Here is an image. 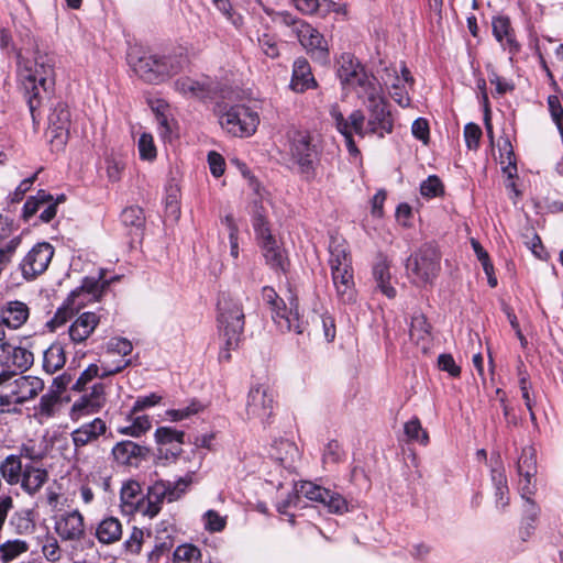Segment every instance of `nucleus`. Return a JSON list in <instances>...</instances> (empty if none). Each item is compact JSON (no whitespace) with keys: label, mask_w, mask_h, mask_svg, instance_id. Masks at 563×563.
<instances>
[{"label":"nucleus","mask_w":563,"mask_h":563,"mask_svg":"<svg viewBox=\"0 0 563 563\" xmlns=\"http://www.w3.org/2000/svg\"><path fill=\"white\" fill-rule=\"evenodd\" d=\"M518 488L521 497L526 499H532L537 490L534 476L519 475Z\"/></svg>","instance_id":"0e129e2a"},{"label":"nucleus","mask_w":563,"mask_h":563,"mask_svg":"<svg viewBox=\"0 0 563 563\" xmlns=\"http://www.w3.org/2000/svg\"><path fill=\"white\" fill-rule=\"evenodd\" d=\"M106 402V385L103 383H95L89 390L73 404L70 418L74 421H78L87 415L98 412Z\"/></svg>","instance_id":"dca6fc26"},{"label":"nucleus","mask_w":563,"mask_h":563,"mask_svg":"<svg viewBox=\"0 0 563 563\" xmlns=\"http://www.w3.org/2000/svg\"><path fill=\"white\" fill-rule=\"evenodd\" d=\"M464 137L466 146L470 150H476L482 137L481 128L475 123H467L464 128Z\"/></svg>","instance_id":"680f3d73"},{"label":"nucleus","mask_w":563,"mask_h":563,"mask_svg":"<svg viewBox=\"0 0 563 563\" xmlns=\"http://www.w3.org/2000/svg\"><path fill=\"white\" fill-rule=\"evenodd\" d=\"M121 500L124 505L134 507L139 511L143 498H141V486L137 482L130 481L121 488Z\"/></svg>","instance_id":"79ce46f5"},{"label":"nucleus","mask_w":563,"mask_h":563,"mask_svg":"<svg viewBox=\"0 0 563 563\" xmlns=\"http://www.w3.org/2000/svg\"><path fill=\"white\" fill-rule=\"evenodd\" d=\"M219 122L229 134L247 137L255 133L260 117L251 108L236 104L221 109L219 111Z\"/></svg>","instance_id":"0eeeda50"},{"label":"nucleus","mask_w":563,"mask_h":563,"mask_svg":"<svg viewBox=\"0 0 563 563\" xmlns=\"http://www.w3.org/2000/svg\"><path fill=\"white\" fill-rule=\"evenodd\" d=\"M258 44H260L262 52L266 56H268L271 58H275L279 55L277 41L273 36L268 35V34H263L258 38Z\"/></svg>","instance_id":"774afa93"},{"label":"nucleus","mask_w":563,"mask_h":563,"mask_svg":"<svg viewBox=\"0 0 563 563\" xmlns=\"http://www.w3.org/2000/svg\"><path fill=\"white\" fill-rule=\"evenodd\" d=\"M409 333L410 339L417 345H421L423 351L429 349V343L431 341V330L430 324L427 322V319L423 314L418 313L412 317Z\"/></svg>","instance_id":"c9c22d12"},{"label":"nucleus","mask_w":563,"mask_h":563,"mask_svg":"<svg viewBox=\"0 0 563 563\" xmlns=\"http://www.w3.org/2000/svg\"><path fill=\"white\" fill-rule=\"evenodd\" d=\"M492 481L494 485L495 506L498 510L504 511L509 505V488L507 477L503 470L492 471Z\"/></svg>","instance_id":"4c0bfd02"},{"label":"nucleus","mask_w":563,"mask_h":563,"mask_svg":"<svg viewBox=\"0 0 563 563\" xmlns=\"http://www.w3.org/2000/svg\"><path fill=\"white\" fill-rule=\"evenodd\" d=\"M271 455L285 468L294 470L300 454L294 442L289 440H279L272 446Z\"/></svg>","instance_id":"c85d7f7f"},{"label":"nucleus","mask_w":563,"mask_h":563,"mask_svg":"<svg viewBox=\"0 0 563 563\" xmlns=\"http://www.w3.org/2000/svg\"><path fill=\"white\" fill-rule=\"evenodd\" d=\"M54 531L62 541L80 542L86 537L84 515L78 509H74L55 516Z\"/></svg>","instance_id":"4468645a"},{"label":"nucleus","mask_w":563,"mask_h":563,"mask_svg":"<svg viewBox=\"0 0 563 563\" xmlns=\"http://www.w3.org/2000/svg\"><path fill=\"white\" fill-rule=\"evenodd\" d=\"M107 423L101 418H95L92 421L81 424L71 432V440L75 450L92 444L107 432Z\"/></svg>","instance_id":"5701e85b"},{"label":"nucleus","mask_w":563,"mask_h":563,"mask_svg":"<svg viewBox=\"0 0 563 563\" xmlns=\"http://www.w3.org/2000/svg\"><path fill=\"white\" fill-rule=\"evenodd\" d=\"M373 276L376 282H388L391 278L389 263L386 257L378 256L373 266Z\"/></svg>","instance_id":"e2e57ef3"},{"label":"nucleus","mask_w":563,"mask_h":563,"mask_svg":"<svg viewBox=\"0 0 563 563\" xmlns=\"http://www.w3.org/2000/svg\"><path fill=\"white\" fill-rule=\"evenodd\" d=\"M202 410L203 406L199 401L191 400L190 404L184 408L167 410L166 416L172 421H180L184 419H188L191 416L201 412Z\"/></svg>","instance_id":"49530a36"},{"label":"nucleus","mask_w":563,"mask_h":563,"mask_svg":"<svg viewBox=\"0 0 563 563\" xmlns=\"http://www.w3.org/2000/svg\"><path fill=\"white\" fill-rule=\"evenodd\" d=\"M523 511V523L526 525V527L521 529L522 538L530 536L531 530L533 529V523L537 521L539 517L540 509L532 499H526Z\"/></svg>","instance_id":"de8ad7c7"},{"label":"nucleus","mask_w":563,"mask_h":563,"mask_svg":"<svg viewBox=\"0 0 563 563\" xmlns=\"http://www.w3.org/2000/svg\"><path fill=\"white\" fill-rule=\"evenodd\" d=\"M305 318H309V330L306 331L308 335L311 334V331H318L320 328L323 331L324 339L328 342H331L335 338V324L334 320L331 316H328L321 312L317 305L313 306L312 310L305 316Z\"/></svg>","instance_id":"7c9ffc66"},{"label":"nucleus","mask_w":563,"mask_h":563,"mask_svg":"<svg viewBox=\"0 0 563 563\" xmlns=\"http://www.w3.org/2000/svg\"><path fill=\"white\" fill-rule=\"evenodd\" d=\"M275 397L273 390L265 384L251 387L245 406L249 420L267 423L274 412Z\"/></svg>","instance_id":"9b49d317"},{"label":"nucleus","mask_w":563,"mask_h":563,"mask_svg":"<svg viewBox=\"0 0 563 563\" xmlns=\"http://www.w3.org/2000/svg\"><path fill=\"white\" fill-rule=\"evenodd\" d=\"M65 363V350L59 343H54L47 350H45L43 356V368L46 373H56L64 367Z\"/></svg>","instance_id":"58836bf2"},{"label":"nucleus","mask_w":563,"mask_h":563,"mask_svg":"<svg viewBox=\"0 0 563 563\" xmlns=\"http://www.w3.org/2000/svg\"><path fill=\"white\" fill-rule=\"evenodd\" d=\"M343 456V451L336 441H331L324 449L323 463L324 464H338Z\"/></svg>","instance_id":"69168bd1"},{"label":"nucleus","mask_w":563,"mask_h":563,"mask_svg":"<svg viewBox=\"0 0 563 563\" xmlns=\"http://www.w3.org/2000/svg\"><path fill=\"white\" fill-rule=\"evenodd\" d=\"M518 475L536 476L537 474V452L532 446L522 449L517 463Z\"/></svg>","instance_id":"a19ab883"},{"label":"nucleus","mask_w":563,"mask_h":563,"mask_svg":"<svg viewBox=\"0 0 563 563\" xmlns=\"http://www.w3.org/2000/svg\"><path fill=\"white\" fill-rule=\"evenodd\" d=\"M246 300L243 294L230 291L221 292L218 299V329L222 342L219 352L220 362L231 360V351L238 349L244 330L245 316L243 303Z\"/></svg>","instance_id":"20e7f679"},{"label":"nucleus","mask_w":563,"mask_h":563,"mask_svg":"<svg viewBox=\"0 0 563 563\" xmlns=\"http://www.w3.org/2000/svg\"><path fill=\"white\" fill-rule=\"evenodd\" d=\"M338 76L343 85H349L355 90L357 97L379 84L350 53H343L338 59Z\"/></svg>","instance_id":"6e6552de"},{"label":"nucleus","mask_w":563,"mask_h":563,"mask_svg":"<svg viewBox=\"0 0 563 563\" xmlns=\"http://www.w3.org/2000/svg\"><path fill=\"white\" fill-rule=\"evenodd\" d=\"M29 318V308L20 301H11L1 310V322L11 329H19Z\"/></svg>","instance_id":"473e14b6"},{"label":"nucleus","mask_w":563,"mask_h":563,"mask_svg":"<svg viewBox=\"0 0 563 563\" xmlns=\"http://www.w3.org/2000/svg\"><path fill=\"white\" fill-rule=\"evenodd\" d=\"M70 112L64 103H58L48 117V133L57 146L66 144L69 135Z\"/></svg>","instance_id":"6ab92c4d"},{"label":"nucleus","mask_w":563,"mask_h":563,"mask_svg":"<svg viewBox=\"0 0 563 563\" xmlns=\"http://www.w3.org/2000/svg\"><path fill=\"white\" fill-rule=\"evenodd\" d=\"M150 428V418L147 416H139L133 420V423L130 427L121 429V433L139 438L143 433H145Z\"/></svg>","instance_id":"5fc2aeb1"},{"label":"nucleus","mask_w":563,"mask_h":563,"mask_svg":"<svg viewBox=\"0 0 563 563\" xmlns=\"http://www.w3.org/2000/svg\"><path fill=\"white\" fill-rule=\"evenodd\" d=\"M165 499L167 500V488L165 487V482H156L150 487L146 499L142 500L139 512L153 518L159 512L161 505Z\"/></svg>","instance_id":"bb28decb"},{"label":"nucleus","mask_w":563,"mask_h":563,"mask_svg":"<svg viewBox=\"0 0 563 563\" xmlns=\"http://www.w3.org/2000/svg\"><path fill=\"white\" fill-rule=\"evenodd\" d=\"M301 497L323 504L331 512L342 514L346 510V503L341 495L311 482H300L295 485L294 498L299 501Z\"/></svg>","instance_id":"f8f14e48"},{"label":"nucleus","mask_w":563,"mask_h":563,"mask_svg":"<svg viewBox=\"0 0 563 563\" xmlns=\"http://www.w3.org/2000/svg\"><path fill=\"white\" fill-rule=\"evenodd\" d=\"M132 343L124 338H113L108 342L107 351L113 354L126 356L132 352Z\"/></svg>","instance_id":"052dcab7"},{"label":"nucleus","mask_w":563,"mask_h":563,"mask_svg":"<svg viewBox=\"0 0 563 563\" xmlns=\"http://www.w3.org/2000/svg\"><path fill=\"white\" fill-rule=\"evenodd\" d=\"M548 106L552 120L556 124L560 134L563 136V107L559 98L556 96H549Z\"/></svg>","instance_id":"13d9d810"},{"label":"nucleus","mask_w":563,"mask_h":563,"mask_svg":"<svg viewBox=\"0 0 563 563\" xmlns=\"http://www.w3.org/2000/svg\"><path fill=\"white\" fill-rule=\"evenodd\" d=\"M330 114L335 122L338 131L342 135H353V132L360 136H364V120L365 117L361 110L353 111L349 118H344L341 113L339 106L333 104L330 109Z\"/></svg>","instance_id":"b1692460"},{"label":"nucleus","mask_w":563,"mask_h":563,"mask_svg":"<svg viewBox=\"0 0 563 563\" xmlns=\"http://www.w3.org/2000/svg\"><path fill=\"white\" fill-rule=\"evenodd\" d=\"M108 284H82L79 291H74L73 296H89V301H98L104 292Z\"/></svg>","instance_id":"bf43d9fd"},{"label":"nucleus","mask_w":563,"mask_h":563,"mask_svg":"<svg viewBox=\"0 0 563 563\" xmlns=\"http://www.w3.org/2000/svg\"><path fill=\"white\" fill-rule=\"evenodd\" d=\"M146 452L144 446L130 440L121 441L112 449L114 460L121 465H137Z\"/></svg>","instance_id":"a878e982"},{"label":"nucleus","mask_w":563,"mask_h":563,"mask_svg":"<svg viewBox=\"0 0 563 563\" xmlns=\"http://www.w3.org/2000/svg\"><path fill=\"white\" fill-rule=\"evenodd\" d=\"M34 363V355L22 346H14L10 343L0 344V365L10 369L15 375L18 372L27 371Z\"/></svg>","instance_id":"a211bd4d"},{"label":"nucleus","mask_w":563,"mask_h":563,"mask_svg":"<svg viewBox=\"0 0 563 563\" xmlns=\"http://www.w3.org/2000/svg\"><path fill=\"white\" fill-rule=\"evenodd\" d=\"M190 484V478H180L175 483L165 482L167 488V501L173 503L179 499Z\"/></svg>","instance_id":"6e6d98bb"},{"label":"nucleus","mask_w":563,"mask_h":563,"mask_svg":"<svg viewBox=\"0 0 563 563\" xmlns=\"http://www.w3.org/2000/svg\"><path fill=\"white\" fill-rule=\"evenodd\" d=\"M263 300L271 309V317L280 333L303 334L309 330V318L299 312L298 292L294 284L265 286Z\"/></svg>","instance_id":"f257e3e1"},{"label":"nucleus","mask_w":563,"mask_h":563,"mask_svg":"<svg viewBox=\"0 0 563 563\" xmlns=\"http://www.w3.org/2000/svg\"><path fill=\"white\" fill-rule=\"evenodd\" d=\"M133 69L143 80L156 84L176 74L180 69V63L172 57L145 55L133 63Z\"/></svg>","instance_id":"1a4fd4ad"},{"label":"nucleus","mask_w":563,"mask_h":563,"mask_svg":"<svg viewBox=\"0 0 563 563\" xmlns=\"http://www.w3.org/2000/svg\"><path fill=\"white\" fill-rule=\"evenodd\" d=\"M176 91L187 98L202 99L208 95V87L205 82L197 81L189 77L178 78L174 82Z\"/></svg>","instance_id":"ea45409f"},{"label":"nucleus","mask_w":563,"mask_h":563,"mask_svg":"<svg viewBox=\"0 0 563 563\" xmlns=\"http://www.w3.org/2000/svg\"><path fill=\"white\" fill-rule=\"evenodd\" d=\"M285 22L290 26L291 32L297 36L302 47L314 58L327 60L328 43L323 35L302 20L286 18Z\"/></svg>","instance_id":"9d476101"},{"label":"nucleus","mask_w":563,"mask_h":563,"mask_svg":"<svg viewBox=\"0 0 563 563\" xmlns=\"http://www.w3.org/2000/svg\"><path fill=\"white\" fill-rule=\"evenodd\" d=\"M329 252V265L333 282H352L354 275L346 241L331 236Z\"/></svg>","instance_id":"ddd939ff"},{"label":"nucleus","mask_w":563,"mask_h":563,"mask_svg":"<svg viewBox=\"0 0 563 563\" xmlns=\"http://www.w3.org/2000/svg\"><path fill=\"white\" fill-rule=\"evenodd\" d=\"M30 551V543L20 538L7 539L0 542V562L12 563Z\"/></svg>","instance_id":"f704fd0d"},{"label":"nucleus","mask_w":563,"mask_h":563,"mask_svg":"<svg viewBox=\"0 0 563 563\" xmlns=\"http://www.w3.org/2000/svg\"><path fill=\"white\" fill-rule=\"evenodd\" d=\"M130 361H119V363L114 366L111 365H104L98 366L97 364H90L78 377L75 385L73 386L74 390L77 391H85L86 386L88 383H90L96 377H107L114 375L122 369H124L126 366H129Z\"/></svg>","instance_id":"393cba45"},{"label":"nucleus","mask_w":563,"mask_h":563,"mask_svg":"<svg viewBox=\"0 0 563 563\" xmlns=\"http://www.w3.org/2000/svg\"><path fill=\"white\" fill-rule=\"evenodd\" d=\"M201 553L192 544H183L176 548L174 552V563H200Z\"/></svg>","instance_id":"a18cd8bd"},{"label":"nucleus","mask_w":563,"mask_h":563,"mask_svg":"<svg viewBox=\"0 0 563 563\" xmlns=\"http://www.w3.org/2000/svg\"><path fill=\"white\" fill-rule=\"evenodd\" d=\"M492 25L493 34L500 45L510 54H516L520 46L515 38L509 19L506 16L494 18Z\"/></svg>","instance_id":"cd10ccee"},{"label":"nucleus","mask_w":563,"mask_h":563,"mask_svg":"<svg viewBox=\"0 0 563 563\" xmlns=\"http://www.w3.org/2000/svg\"><path fill=\"white\" fill-rule=\"evenodd\" d=\"M185 433L170 427H161L155 431V439L158 444L178 443L184 442Z\"/></svg>","instance_id":"8fccbe9b"},{"label":"nucleus","mask_w":563,"mask_h":563,"mask_svg":"<svg viewBox=\"0 0 563 563\" xmlns=\"http://www.w3.org/2000/svg\"><path fill=\"white\" fill-rule=\"evenodd\" d=\"M382 79L385 86L388 87L390 84L389 93L399 106H409L410 99L405 90L404 84H412L413 78L405 66L401 68V77L398 76L396 68H386Z\"/></svg>","instance_id":"412c9836"},{"label":"nucleus","mask_w":563,"mask_h":563,"mask_svg":"<svg viewBox=\"0 0 563 563\" xmlns=\"http://www.w3.org/2000/svg\"><path fill=\"white\" fill-rule=\"evenodd\" d=\"M289 152L302 175L309 178L313 170L314 151L310 144V136L303 131H294L289 135Z\"/></svg>","instance_id":"2eb2a0df"},{"label":"nucleus","mask_w":563,"mask_h":563,"mask_svg":"<svg viewBox=\"0 0 563 563\" xmlns=\"http://www.w3.org/2000/svg\"><path fill=\"white\" fill-rule=\"evenodd\" d=\"M253 228L265 264L280 278L287 273L290 262L283 243L272 234L263 200H254Z\"/></svg>","instance_id":"39448f33"},{"label":"nucleus","mask_w":563,"mask_h":563,"mask_svg":"<svg viewBox=\"0 0 563 563\" xmlns=\"http://www.w3.org/2000/svg\"><path fill=\"white\" fill-rule=\"evenodd\" d=\"M54 67V57L47 53L35 51L31 57L18 55V76L33 120L40 106L41 91H47L53 86Z\"/></svg>","instance_id":"f03ea898"},{"label":"nucleus","mask_w":563,"mask_h":563,"mask_svg":"<svg viewBox=\"0 0 563 563\" xmlns=\"http://www.w3.org/2000/svg\"><path fill=\"white\" fill-rule=\"evenodd\" d=\"M73 313L74 309L69 306L58 308L53 319L47 322V327H49L52 331H55L57 328L65 324L66 321L71 318Z\"/></svg>","instance_id":"338daca9"},{"label":"nucleus","mask_w":563,"mask_h":563,"mask_svg":"<svg viewBox=\"0 0 563 563\" xmlns=\"http://www.w3.org/2000/svg\"><path fill=\"white\" fill-rule=\"evenodd\" d=\"M358 98L364 99L368 111L367 126L369 132L380 137L391 133L393 117L383 96L382 84L379 82Z\"/></svg>","instance_id":"423d86ee"},{"label":"nucleus","mask_w":563,"mask_h":563,"mask_svg":"<svg viewBox=\"0 0 563 563\" xmlns=\"http://www.w3.org/2000/svg\"><path fill=\"white\" fill-rule=\"evenodd\" d=\"M22 457L31 461L41 459L32 446L22 445L20 454H10L0 462V474L3 481L11 486H19L27 496H36L49 479L46 468L32 463H22Z\"/></svg>","instance_id":"7ed1b4c3"},{"label":"nucleus","mask_w":563,"mask_h":563,"mask_svg":"<svg viewBox=\"0 0 563 563\" xmlns=\"http://www.w3.org/2000/svg\"><path fill=\"white\" fill-rule=\"evenodd\" d=\"M440 256L435 246L424 244L419 252L408 260V267L413 266L418 276L421 278H432L438 269Z\"/></svg>","instance_id":"aec40b11"},{"label":"nucleus","mask_w":563,"mask_h":563,"mask_svg":"<svg viewBox=\"0 0 563 563\" xmlns=\"http://www.w3.org/2000/svg\"><path fill=\"white\" fill-rule=\"evenodd\" d=\"M290 86L297 92H302L316 86V80L307 59L297 58L295 60Z\"/></svg>","instance_id":"2f4dec72"},{"label":"nucleus","mask_w":563,"mask_h":563,"mask_svg":"<svg viewBox=\"0 0 563 563\" xmlns=\"http://www.w3.org/2000/svg\"><path fill=\"white\" fill-rule=\"evenodd\" d=\"M44 388V383L36 376H21L8 386L10 397L15 405L34 399Z\"/></svg>","instance_id":"4be33fe9"},{"label":"nucleus","mask_w":563,"mask_h":563,"mask_svg":"<svg viewBox=\"0 0 563 563\" xmlns=\"http://www.w3.org/2000/svg\"><path fill=\"white\" fill-rule=\"evenodd\" d=\"M203 527L209 532H221L227 526V517L216 510H208L202 516Z\"/></svg>","instance_id":"09e8293b"},{"label":"nucleus","mask_w":563,"mask_h":563,"mask_svg":"<svg viewBox=\"0 0 563 563\" xmlns=\"http://www.w3.org/2000/svg\"><path fill=\"white\" fill-rule=\"evenodd\" d=\"M420 192L424 197H437L443 192L442 181L437 176H429L422 181Z\"/></svg>","instance_id":"4d7b16f0"},{"label":"nucleus","mask_w":563,"mask_h":563,"mask_svg":"<svg viewBox=\"0 0 563 563\" xmlns=\"http://www.w3.org/2000/svg\"><path fill=\"white\" fill-rule=\"evenodd\" d=\"M404 432L411 441L419 442L423 445L428 444V432L422 428L420 420L415 417L407 421L404 426Z\"/></svg>","instance_id":"c03bdc74"},{"label":"nucleus","mask_w":563,"mask_h":563,"mask_svg":"<svg viewBox=\"0 0 563 563\" xmlns=\"http://www.w3.org/2000/svg\"><path fill=\"white\" fill-rule=\"evenodd\" d=\"M99 323V318L93 312H84L80 314L69 328V336L71 341L81 343L86 341L95 331Z\"/></svg>","instance_id":"c756f323"},{"label":"nucleus","mask_w":563,"mask_h":563,"mask_svg":"<svg viewBox=\"0 0 563 563\" xmlns=\"http://www.w3.org/2000/svg\"><path fill=\"white\" fill-rule=\"evenodd\" d=\"M498 151L503 173L507 175L509 179H514L517 176V162L514 147L508 136L501 137L498 143Z\"/></svg>","instance_id":"e433bc0d"},{"label":"nucleus","mask_w":563,"mask_h":563,"mask_svg":"<svg viewBox=\"0 0 563 563\" xmlns=\"http://www.w3.org/2000/svg\"><path fill=\"white\" fill-rule=\"evenodd\" d=\"M54 200L53 196L47 194L45 190H40L36 196L30 197L24 206H23V217L24 219H30L33 217L37 211L41 210L42 207H44L49 201Z\"/></svg>","instance_id":"37998d69"},{"label":"nucleus","mask_w":563,"mask_h":563,"mask_svg":"<svg viewBox=\"0 0 563 563\" xmlns=\"http://www.w3.org/2000/svg\"><path fill=\"white\" fill-rule=\"evenodd\" d=\"M140 157L143 161H154L157 155L156 146L153 136L150 133L141 134L137 142Z\"/></svg>","instance_id":"603ef678"},{"label":"nucleus","mask_w":563,"mask_h":563,"mask_svg":"<svg viewBox=\"0 0 563 563\" xmlns=\"http://www.w3.org/2000/svg\"><path fill=\"white\" fill-rule=\"evenodd\" d=\"M54 255V249L49 243L36 244L23 258L21 269L23 277L35 278L45 272Z\"/></svg>","instance_id":"f3484780"},{"label":"nucleus","mask_w":563,"mask_h":563,"mask_svg":"<svg viewBox=\"0 0 563 563\" xmlns=\"http://www.w3.org/2000/svg\"><path fill=\"white\" fill-rule=\"evenodd\" d=\"M121 220L126 227L140 229L145 222L143 210L137 206L125 208L121 213Z\"/></svg>","instance_id":"3c124183"},{"label":"nucleus","mask_w":563,"mask_h":563,"mask_svg":"<svg viewBox=\"0 0 563 563\" xmlns=\"http://www.w3.org/2000/svg\"><path fill=\"white\" fill-rule=\"evenodd\" d=\"M42 553L47 561L52 563L58 562L62 559V549L57 539L47 537L42 545Z\"/></svg>","instance_id":"864d4df0"},{"label":"nucleus","mask_w":563,"mask_h":563,"mask_svg":"<svg viewBox=\"0 0 563 563\" xmlns=\"http://www.w3.org/2000/svg\"><path fill=\"white\" fill-rule=\"evenodd\" d=\"M122 537V523L115 517L102 519L96 528V538L102 544H112Z\"/></svg>","instance_id":"72a5a7b5"}]
</instances>
